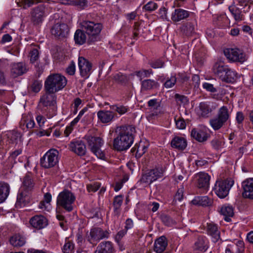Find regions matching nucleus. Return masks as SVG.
Wrapping results in <instances>:
<instances>
[{"label":"nucleus","mask_w":253,"mask_h":253,"mask_svg":"<svg viewBox=\"0 0 253 253\" xmlns=\"http://www.w3.org/2000/svg\"><path fill=\"white\" fill-rule=\"evenodd\" d=\"M124 197L122 195L116 196L113 200V205L114 212L118 215L120 213V209L123 202Z\"/></svg>","instance_id":"37998d69"},{"label":"nucleus","mask_w":253,"mask_h":253,"mask_svg":"<svg viewBox=\"0 0 253 253\" xmlns=\"http://www.w3.org/2000/svg\"><path fill=\"white\" fill-rule=\"evenodd\" d=\"M189 15V11L181 8H178L175 9L172 13L171 19L174 22H178L188 17Z\"/></svg>","instance_id":"f704fd0d"},{"label":"nucleus","mask_w":253,"mask_h":253,"mask_svg":"<svg viewBox=\"0 0 253 253\" xmlns=\"http://www.w3.org/2000/svg\"><path fill=\"white\" fill-rule=\"evenodd\" d=\"M10 67V76L13 78L23 75L28 71L26 64L23 62L12 63Z\"/></svg>","instance_id":"f3484780"},{"label":"nucleus","mask_w":253,"mask_h":253,"mask_svg":"<svg viewBox=\"0 0 253 253\" xmlns=\"http://www.w3.org/2000/svg\"><path fill=\"white\" fill-rule=\"evenodd\" d=\"M229 10L236 21H241L243 19V15L240 9L234 4H232L228 7Z\"/></svg>","instance_id":"ea45409f"},{"label":"nucleus","mask_w":253,"mask_h":253,"mask_svg":"<svg viewBox=\"0 0 253 253\" xmlns=\"http://www.w3.org/2000/svg\"><path fill=\"white\" fill-rule=\"evenodd\" d=\"M85 33L84 31L78 29L74 34V40L75 43L79 45H82L84 43L86 40Z\"/></svg>","instance_id":"a19ab883"},{"label":"nucleus","mask_w":253,"mask_h":253,"mask_svg":"<svg viewBox=\"0 0 253 253\" xmlns=\"http://www.w3.org/2000/svg\"><path fill=\"white\" fill-rule=\"evenodd\" d=\"M97 116L100 122L103 124H108L111 122L116 116V113L113 111L109 110H99Z\"/></svg>","instance_id":"b1692460"},{"label":"nucleus","mask_w":253,"mask_h":253,"mask_svg":"<svg viewBox=\"0 0 253 253\" xmlns=\"http://www.w3.org/2000/svg\"><path fill=\"white\" fill-rule=\"evenodd\" d=\"M81 26L88 36V42L89 44L99 40V35L103 29L101 23L84 20L81 23Z\"/></svg>","instance_id":"20e7f679"},{"label":"nucleus","mask_w":253,"mask_h":253,"mask_svg":"<svg viewBox=\"0 0 253 253\" xmlns=\"http://www.w3.org/2000/svg\"><path fill=\"white\" fill-rule=\"evenodd\" d=\"M209 248V242L207 238L204 236H199L196 239L194 246V251L205 252Z\"/></svg>","instance_id":"5701e85b"},{"label":"nucleus","mask_w":253,"mask_h":253,"mask_svg":"<svg viewBox=\"0 0 253 253\" xmlns=\"http://www.w3.org/2000/svg\"><path fill=\"white\" fill-rule=\"evenodd\" d=\"M150 66L154 68H160L163 67L164 65V62L160 59H157L154 61H152L149 63Z\"/></svg>","instance_id":"603ef678"},{"label":"nucleus","mask_w":253,"mask_h":253,"mask_svg":"<svg viewBox=\"0 0 253 253\" xmlns=\"http://www.w3.org/2000/svg\"><path fill=\"white\" fill-rule=\"evenodd\" d=\"M161 219L163 223L168 226H170L175 223V221L169 215L162 214Z\"/></svg>","instance_id":"8fccbe9b"},{"label":"nucleus","mask_w":253,"mask_h":253,"mask_svg":"<svg viewBox=\"0 0 253 253\" xmlns=\"http://www.w3.org/2000/svg\"><path fill=\"white\" fill-rule=\"evenodd\" d=\"M46 5L40 4L32 8L30 11V21L34 26H39L43 21L46 16Z\"/></svg>","instance_id":"9b49d317"},{"label":"nucleus","mask_w":253,"mask_h":253,"mask_svg":"<svg viewBox=\"0 0 253 253\" xmlns=\"http://www.w3.org/2000/svg\"><path fill=\"white\" fill-rule=\"evenodd\" d=\"M215 108L216 106L211 105V103L209 102H202L199 105L198 113L201 116L207 118Z\"/></svg>","instance_id":"a878e982"},{"label":"nucleus","mask_w":253,"mask_h":253,"mask_svg":"<svg viewBox=\"0 0 253 253\" xmlns=\"http://www.w3.org/2000/svg\"><path fill=\"white\" fill-rule=\"evenodd\" d=\"M168 246L167 238L162 236L158 238L154 244V251L157 253H162Z\"/></svg>","instance_id":"473e14b6"},{"label":"nucleus","mask_w":253,"mask_h":253,"mask_svg":"<svg viewBox=\"0 0 253 253\" xmlns=\"http://www.w3.org/2000/svg\"><path fill=\"white\" fill-rule=\"evenodd\" d=\"M220 213L224 216V219L227 222L231 220V217L234 215V211L232 206L224 205L220 210Z\"/></svg>","instance_id":"e433bc0d"},{"label":"nucleus","mask_w":253,"mask_h":253,"mask_svg":"<svg viewBox=\"0 0 253 253\" xmlns=\"http://www.w3.org/2000/svg\"><path fill=\"white\" fill-rule=\"evenodd\" d=\"M127 231L126 229H123L120 231H119L117 234L116 235L115 240L116 242L119 243L122 238L125 236L126 234Z\"/></svg>","instance_id":"bf43d9fd"},{"label":"nucleus","mask_w":253,"mask_h":253,"mask_svg":"<svg viewBox=\"0 0 253 253\" xmlns=\"http://www.w3.org/2000/svg\"><path fill=\"white\" fill-rule=\"evenodd\" d=\"M59 152L53 149L49 150L41 159V166L44 169L54 167L58 162Z\"/></svg>","instance_id":"9d476101"},{"label":"nucleus","mask_w":253,"mask_h":253,"mask_svg":"<svg viewBox=\"0 0 253 253\" xmlns=\"http://www.w3.org/2000/svg\"><path fill=\"white\" fill-rule=\"evenodd\" d=\"M195 24L192 22H187L182 27L183 34L186 36H192L195 33Z\"/></svg>","instance_id":"a18cd8bd"},{"label":"nucleus","mask_w":253,"mask_h":253,"mask_svg":"<svg viewBox=\"0 0 253 253\" xmlns=\"http://www.w3.org/2000/svg\"><path fill=\"white\" fill-rule=\"evenodd\" d=\"M75 200L76 197L72 192L68 190H64L57 196V206L59 209L71 212L73 210V204Z\"/></svg>","instance_id":"39448f33"},{"label":"nucleus","mask_w":253,"mask_h":253,"mask_svg":"<svg viewBox=\"0 0 253 253\" xmlns=\"http://www.w3.org/2000/svg\"><path fill=\"white\" fill-rule=\"evenodd\" d=\"M147 149V147L146 146L139 144L136 152V157H141V156L145 153Z\"/></svg>","instance_id":"e2e57ef3"},{"label":"nucleus","mask_w":253,"mask_h":253,"mask_svg":"<svg viewBox=\"0 0 253 253\" xmlns=\"http://www.w3.org/2000/svg\"><path fill=\"white\" fill-rule=\"evenodd\" d=\"M113 244L110 241H103L101 242L94 253H112L113 252Z\"/></svg>","instance_id":"2f4dec72"},{"label":"nucleus","mask_w":253,"mask_h":253,"mask_svg":"<svg viewBox=\"0 0 253 253\" xmlns=\"http://www.w3.org/2000/svg\"><path fill=\"white\" fill-rule=\"evenodd\" d=\"M66 73L71 76L74 75L76 71L75 63L74 61H71L67 68H66Z\"/></svg>","instance_id":"13d9d810"},{"label":"nucleus","mask_w":253,"mask_h":253,"mask_svg":"<svg viewBox=\"0 0 253 253\" xmlns=\"http://www.w3.org/2000/svg\"><path fill=\"white\" fill-rule=\"evenodd\" d=\"M233 184L234 181L229 179L216 182L214 187L215 194L220 198L226 197Z\"/></svg>","instance_id":"ddd939ff"},{"label":"nucleus","mask_w":253,"mask_h":253,"mask_svg":"<svg viewBox=\"0 0 253 253\" xmlns=\"http://www.w3.org/2000/svg\"><path fill=\"white\" fill-rule=\"evenodd\" d=\"M10 244L14 247H20L24 246L26 243L24 237L19 234H16L12 236L9 240Z\"/></svg>","instance_id":"4c0bfd02"},{"label":"nucleus","mask_w":253,"mask_h":253,"mask_svg":"<svg viewBox=\"0 0 253 253\" xmlns=\"http://www.w3.org/2000/svg\"><path fill=\"white\" fill-rule=\"evenodd\" d=\"M175 122L177 128L179 129H183L186 127V124L185 121L182 118L179 117L177 119L175 118Z\"/></svg>","instance_id":"5fc2aeb1"},{"label":"nucleus","mask_w":253,"mask_h":253,"mask_svg":"<svg viewBox=\"0 0 253 253\" xmlns=\"http://www.w3.org/2000/svg\"><path fill=\"white\" fill-rule=\"evenodd\" d=\"M194 205L208 207L211 205L212 200L207 196H197L191 201Z\"/></svg>","instance_id":"72a5a7b5"},{"label":"nucleus","mask_w":253,"mask_h":253,"mask_svg":"<svg viewBox=\"0 0 253 253\" xmlns=\"http://www.w3.org/2000/svg\"><path fill=\"white\" fill-rule=\"evenodd\" d=\"M69 31L68 25L63 23H57L54 24L51 29V34L57 38L66 37Z\"/></svg>","instance_id":"dca6fc26"},{"label":"nucleus","mask_w":253,"mask_h":253,"mask_svg":"<svg viewBox=\"0 0 253 253\" xmlns=\"http://www.w3.org/2000/svg\"><path fill=\"white\" fill-rule=\"evenodd\" d=\"M245 250L244 243L243 241L238 240L236 243L228 245L225 253H243Z\"/></svg>","instance_id":"c756f323"},{"label":"nucleus","mask_w":253,"mask_h":253,"mask_svg":"<svg viewBox=\"0 0 253 253\" xmlns=\"http://www.w3.org/2000/svg\"><path fill=\"white\" fill-rule=\"evenodd\" d=\"M242 186L243 189V196L253 200V178L245 179L242 182Z\"/></svg>","instance_id":"a211bd4d"},{"label":"nucleus","mask_w":253,"mask_h":253,"mask_svg":"<svg viewBox=\"0 0 253 253\" xmlns=\"http://www.w3.org/2000/svg\"><path fill=\"white\" fill-rule=\"evenodd\" d=\"M226 58L232 62L243 63L246 60L245 53L239 48H227L224 50Z\"/></svg>","instance_id":"4468645a"},{"label":"nucleus","mask_w":253,"mask_h":253,"mask_svg":"<svg viewBox=\"0 0 253 253\" xmlns=\"http://www.w3.org/2000/svg\"><path fill=\"white\" fill-rule=\"evenodd\" d=\"M158 7V5L157 3L155 2L150 1L147 3L145 5H144L143 8L147 11L151 12L153 11Z\"/></svg>","instance_id":"3c124183"},{"label":"nucleus","mask_w":253,"mask_h":253,"mask_svg":"<svg viewBox=\"0 0 253 253\" xmlns=\"http://www.w3.org/2000/svg\"><path fill=\"white\" fill-rule=\"evenodd\" d=\"M211 144L214 149L217 150L222 146V142L221 141L215 138L211 141Z\"/></svg>","instance_id":"338daca9"},{"label":"nucleus","mask_w":253,"mask_h":253,"mask_svg":"<svg viewBox=\"0 0 253 253\" xmlns=\"http://www.w3.org/2000/svg\"><path fill=\"white\" fill-rule=\"evenodd\" d=\"M110 233L107 230H103L99 227H94L91 229L88 241L93 244L94 242H98L101 240L109 238Z\"/></svg>","instance_id":"2eb2a0df"},{"label":"nucleus","mask_w":253,"mask_h":253,"mask_svg":"<svg viewBox=\"0 0 253 253\" xmlns=\"http://www.w3.org/2000/svg\"><path fill=\"white\" fill-rule=\"evenodd\" d=\"M67 82L66 78L59 74H50L44 82V90L55 93L62 89L67 84Z\"/></svg>","instance_id":"f03ea898"},{"label":"nucleus","mask_w":253,"mask_h":253,"mask_svg":"<svg viewBox=\"0 0 253 253\" xmlns=\"http://www.w3.org/2000/svg\"><path fill=\"white\" fill-rule=\"evenodd\" d=\"M197 185L198 188L207 190L210 185V176L206 172H201L196 174Z\"/></svg>","instance_id":"4be33fe9"},{"label":"nucleus","mask_w":253,"mask_h":253,"mask_svg":"<svg viewBox=\"0 0 253 253\" xmlns=\"http://www.w3.org/2000/svg\"><path fill=\"white\" fill-rule=\"evenodd\" d=\"M140 26L137 23H135L134 25V29L133 31V39H137L139 35Z\"/></svg>","instance_id":"774afa93"},{"label":"nucleus","mask_w":253,"mask_h":253,"mask_svg":"<svg viewBox=\"0 0 253 253\" xmlns=\"http://www.w3.org/2000/svg\"><path fill=\"white\" fill-rule=\"evenodd\" d=\"M22 2L24 8H26L27 7H29L35 3H39L40 1L39 0H22Z\"/></svg>","instance_id":"69168bd1"},{"label":"nucleus","mask_w":253,"mask_h":253,"mask_svg":"<svg viewBox=\"0 0 253 253\" xmlns=\"http://www.w3.org/2000/svg\"><path fill=\"white\" fill-rule=\"evenodd\" d=\"M160 86L159 83L152 79H145L141 82V91H149L156 89Z\"/></svg>","instance_id":"c85d7f7f"},{"label":"nucleus","mask_w":253,"mask_h":253,"mask_svg":"<svg viewBox=\"0 0 253 253\" xmlns=\"http://www.w3.org/2000/svg\"><path fill=\"white\" fill-rule=\"evenodd\" d=\"M187 143L186 139L182 137L175 136L171 141L172 147L177 149L178 150H183L187 147Z\"/></svg>","instance_id":"7c9ffc66"},{"label":"nucleus","mask_w":253,"mask_h":253,"mask_svg":"<svg viewBox=\"0 0 253 253\" xmlns=\"http://www.w3.org/2000/svg\"><path fill=\"white\" fill-rule=\"evenodd\" d=\"M84 139L86 140L91 151L99 159H103L104 153L101 150L100 147L103 144V140L99 137L85 135Z\"/></svg>","instance_id":"6e6552de"},{"label":"nucleus","mask_w":253,"mask_h":253,"mask_svg":"<svg viewBox=\"0 0 253 253\" xmlns=\"http://www.w3.org/2000/svg\"><path fill=\"white\" fill-rule=\"evenodd\" d=\"M10 187L5 182H0V203L3 202L9 195Z\"/></svg>","instance_id":"58836bf2"},{"label":"nucleus","mask_w":253,"mask_h":253,"mask_svg":"<svg viewBox=\"0 0 253 253\" xmlns=\"http://www.w3.org/2000/svg\"><path fill=\"white\" fill-rule=\"evenodd\" d=\"M213 70L215 74L226 83H233L238 78L237 72L222 63H215Z\"/></svg>","instance_id":"7ed1b4c3"},{"label":"nucleus","mask_w":253,"mask_h":253,"mask_svg":"<svg viewBox=\"0 0 253 253\" xmlns=\"http://www.w3.org/2000/svg\"><path fill=\"white\" fill-rule=\"evenodd\" d=\"M69 147L72 151L79 156H84L86 153V146L84 143L81 140L72 141Z\"/></svg>","instance_id":"393cba45"},{"label":"nucleus","mask_w":253,"mask_h":253,"mask_svg":"<svg viewBox=\"0 0 253 253\" xmlns=\"http://www.w3.org/2000/svg\"><path fill=\"white\" fill-rule=\"evenodd\" d=\"M54 93L45 91L40 99L39 105L45 107V110L49 109V112L51 113L50 116L55 115L57 110L56 96Z\"/></svg>","instance_id":"0eeeda50"},{"label":"nucleus","mask_w":253,"mask_h":253,"mask_svg":"<svg viewBox=\"0 0 253 253\" xmlns=\"http://www.w3.org/2000/svg\"><path fill=\"white\" fill-rule=\"evenodd\" d=\"M34 186V183L31 176L29 174H26L23 178L21 190L30 192Z\"/></svg>","instance_id":"c9c22d12"},{"label":"nucleus","mask_w":253,"mask_h":253,"mask_svg":"<svg viewBox=\"0 0 253 253\" xmlns=\"http://www.w3.org/2000/svg\"><path fill=\"white\" fill-rule=\"evenodd\" d=\"M74 249V244L71 242L66 243L63 247L62 250L64 253H70Z\"/></svg>","instance_id":"4d7b16f0"},{"label":"nucleus","mask_w":253,"mask_h":253,"mask_svg":"<svg viewBox=\"0 0 253 253\" xmlns=\"http://www.w3.org/2000/svg\"><path fill=\"white\" fill-rule=\"evenodd\" d=\"M100 187V183L97 182H93L87 185V190L89 192H96Z\"/></svg>","instance_id":"6e6d98bb"},{"label":"nucleus","mask_w":253,"mask_h":253,"mask_svg":"<svg viewBox=\"0 0 253 253\" xmlns=\"http://www.w3.org/2000/svg\"><path fill=\"white\" fill-rule=\"evenodd\" d=\"M153 72L152 69H141L139 71H135L133 74H131V76H136L139 78L140 81H142V79L145 78H149L151 75H153Z\"/></svg>","instance_id":"c03bdc74"},{"label":"nucleus","mask_w":253,"mask_h":253,"mask_svg":"<svg viewBox=\"0 0 253 253\" xmlns=\"http://www.w3.org/2000/svg\"><path fill=\"white\" fill-rule=\"evenodd\" d=\"M203 87L208 91L211 92H215L217 91V88L214 87L212 84H210L209 83H204L203 84Z\"/></svg>","instance_id":"680f3d73"},{"label":"nucleus","mask_w":253,"mask_h":253,"mask_svg":"<svg viewBox=\"0 0 253 253\" xmlns=\"http://www.w3.org/2000/svg\"><path fill=\"white\" fill-rule=\"evenodd\" d=\"M111 108L117 112L120 115H122L129 110V108L127 106H124L120 104H116L111 106Z\"/></svg>","instance_id":"49530a36"},{"label":"nucleus","mask_w":253,"mask_h":253,"mask_svg":"<svg viewBox=\"0 0 253 253\" xmlns=\"http://www.w3.org/2000/svg\"><path fill=\"white\" fill-rule=\"evenodd\" d=\"M176 83V78L175 76H171L170 78L168 77L166 82L164 84V86L167 88L172 87Z\"/></svg>","instance_id":"de8ad7c7"},{"label":"nucleus","mask_w":253,"mask_h":253,"mask_svg":"<svg viewBox=\"0 0 253 253\" xmlns=\"http://www.w3.org/2000/svg\"><path fill=\"white\" fill-rule=\"evenodd\" d=\"M30 201V192L21 190L18 193L17 197L16 206L17 207H22L27 205Z\"/></svg>","instance_id":"bb28decb"},{"label":"nucleus","mask_w":253,"mask_h":253,"mask_svg":"<svg viewBox=\"0 0 253 253\" xmlns=\"http://www.w3.org/2000/svg\"><path fill=\"white\" fill-rule=\"evenodd\" d=\"M165 169L162 168H157L148 170L143 174L140 179L142 183L151 184L164 175Z\"/></svg>","instance_id":"f8f14e48"},{"label":"nucleus","mask_w":253,"mask_h":253,"mask_svg":"<svg viewBox=\"0 0 253 253\" xmlns=\"http://www.w3.org/2000/svg\"><path fill=\"white\" fill-rule=\"evenodd\" d=\"M78 65L81 75L83 77H87L91 70V64L84 57H79L78 58Z\"/></svg>","instance_id":"6ab92c4d"},{"label":"nucleus","mask_w":253,"mask_h":253,"mask_svg":"<svg viewBox=\"0 0 253 253\" xmlns=\"http://www.w3.org/2000/svg\"><path fill=\"white\" fill-rule=\"evenodd\" d=\"M29 222L33 228L39 230L45 227L48 224L47 219L42 215L33 216L30 219Z\"/></svg>","instance_id":"aec40b11"},{"label":"nucleus","mask_w":253,"mask_h":253,"mask_svg":"<svg viewBox=\"0 0 253 253\" xmlns=\"http://www.w3.org/2000/svg\"><path fill=\"white\" fill-rule=\"evenodd\" d=\"M191 136L199 142L207 141L210 137L206 129L193 128L191 131Z\"/></svg>","instance_id":"412c9836"},{"label":"nucleus","mask_w":253,"mask_h":253,"mask_svg":"<svg viewBox=\"0 0 253 253\" xmlns=\"http://www.w3.org/2000/svg\"><path fill=\"white\" fill-rule=\"evenodd\" d=\"M114 79L116 81L121 84H126L128 81L127 76L121 73L116 74L114 77Z\"/></svg>","instance_id":"09e8293b"},{"label":"nucleus","mask_w":253,"mask_h":253,"mask_svg":"<svg viewBox=\"0 0 253 253\" xmlns=\"http://www.w3.org/2000/svg\"><path fill=\"white\" fill-rule=\"evenodd\" d=\"M82 100L79 97L76 98L74 100V111H73V114H77L78 110V107L79 106L82 104Z\"/></svg>","instance_id":"0e129e2a"},{"label":"nucleus","mask_w":253,"mask_h":253,"mask_svg":"<svg viewBox=\"0 0 253 253\" xmlns=\"http://www.w3.org/2000/svg\"><path fill=\"white\" fill-rule=\"evenodd\" d=\"M207 232L208 235L212 238V241L216 243L220 239V232L216 224L209 223H207Z\"/></svg>","instance_id":"cd10ccee"},{"label":"nucleus","mask_w":253,"mask_h":253,"mask_svg":"<svg viewBox=\"0 0 253 253\" xmlns=\"http://www.w3.org/2000/svg\"><path fill=\"white\" fill-rule=\"evenodd\" d=\"M87 0H65L62 2L65 4L76 6L81 9H84L87 6Z\"/></svg>","instance_id":"79ce46f5"},{"label":"nucleus","mask_w":253,"mask_h":253,"mask_svg":"<svg viewBox=\"0 0 253 253\" xmlns=\"http://www.w3.org/2000/svg\"><path fill=\"white\" fill-rule=\"evenodd\" d=\"M42 86V82L38 80H35L31 85L32 91L35 92H38L41 90Z\"/></svg>","instance_id":"864d4df0"},{"label":"nucleus","mask_w":253,"mask_h":253,"mask_svg":"<svg viewBox=\"0 0 253 253\" xmlns=\"http://www.w3.org/2000/svg\"><path fill=\"white\" fill-rule=\"evenodd\" d=\"M230 117V112L227 106H223L217 111V115L210 121V124L214 130L220 129Z\"/></svg>","instance_id":"423d86ee"},{"label":"nucleus","mask_w":253,"mask_h":253,"mask_svg":"<svg viewBox=\"0 0 253 253\" xmlns=\"http://www.w3.org/2000/svg\"><path fill=\"white\" fill-rule=\"evenodd\" d=\"M134 130L130 126L120 127L118 136L114 140V148L120 151L128 149L133 142L132 132Z\"/></svg>","instance_id":"f257e3e1"},{"label":"nucleus","mask_w":253,"mask_h":253,"mask_svg":"<svg viewBox=\"0 0 253 253\" xmlns=\"http://www.w3.org/2000/svg\"><path fill=\"white\" fill-rule=\"evenodd\" d=\"M149 111L146 113V118L149 122H152L164 113L161 106V102L157 99H150L148 101Z\"/></svg>","instance_id":"1a4fd4ad"},{"label":"nucleus","mask_w":253,"mask_h":253,"mask_svg":"<svg viewBox=\"0 0 253 253\" xmlns=\"http://www.w3.org/2000/svg\"><path fill=\"white\" fill-rule=\"evenodd\" d=\"M30 61L31 63H34L39 58V51L37 49H33L30 53Z\"/></svg>","instance_id":"052dcab7"}]
</instances>
